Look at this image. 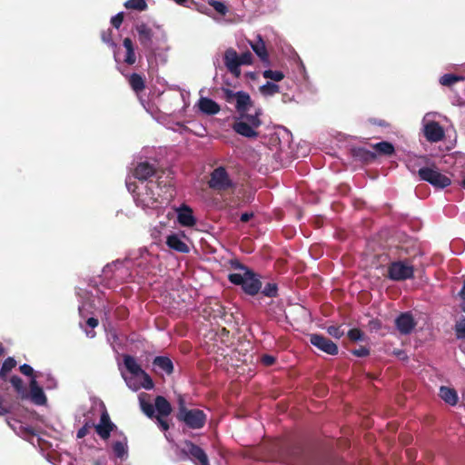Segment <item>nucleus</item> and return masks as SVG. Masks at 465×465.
<instances>
[{
	"label": "nucleus",
	"mask_w": 465,
	"mask_h": 465,
	"mask_svg": "<svg viewBox=\"0 0 465 465\" xmlns=\"http://www.w3.org/2000/svg\"><path fill=\"white\" fill-rule=\"evenodd\" d=\"M232 267L234 269L241 270L243 272H246V269H249L247 266H245L244 264L241 263L239 261L232 262Z\"/></svg>",
	"instance_id": "603ef678"
},
{
	"label": "nucleus",
	"mask_w": 465,
	"mask_h": 465,
	"mask_svg": "<svg viewBox=\"0 0 465 465\" xmlns=\"http://www.w3.org/2000/svg\"><path fill=\"white\" fill-rule=\"evenodd\" d=\"M252 48L262 62L268 61V52L265 44L260 35L258 36V41L252 44Z\"/></svg>",
	"instance_id": "a878e982"
},
{
	"label": "nucleus",
	"mask_w": 465,
	"mask_h": 465,
	"mask_svg": "<svg viewBox=\"0 0 465 465\" xmlns=\"http://www.w3.org/2000/svg\"><path fill=\"white\" fill-rule=\"evenodd\" d=\"M156 419H157V421H158V424L160 426V428L163 430H169V423L164 420L163 419V416H155Z\"/></svg>",
	"instance_id": "3c124183"
},
{
	"label": "nucleus",
	"mask_w": 465,
	"mask_h": 465,
	"mask_svg": "<svg viewBox=\"0 0 465 465\" xmlns=\"http://www.w3.org/2000/svg\"><path fill=\"white\" fill-rule=\"evenodd\" d=\"M101 39L104 43L111 46H115V44L113 40V32L110 28L101 33Z\"/></svg>",
	"instance_id": "ea45409f"
},
{
	"label": "nucleus",
	"mask_w": 465,
	"mask_h": 465,
	"mask_svg": "<svg viewBox=\"0 0 465 465\" xmlns=\"http://www.w3.org/2000/svg\"><path fill=\"white\" fill-rule=\"evenodd\" d=\"M15 366H16V361H15L14 358H12V357H8V358H6V359L4 361V362H3V364H2V367H1V368H3V371H7V372H9V371H12V369H14Z\"/></svg>",
	"instance_id": "79ce46f5"
},
{
	"label": "nucleus",
	"mask_w": 465,
	"mask_h": 465,
	"mask_svg": "<svg viewBox=\"0 0 465 465\" xmlns=\"http://www.w3.org/2000/svg\"><path fill=\"white\" fill-rule=\"evenodd\" d=\"M4 353V347L3 345L0 343V355H2Z\"/></svg>",
	"instance_id": "69168bd1"
},
{
	"label": "nucleus",
	"mask_w": 465,
	"mask_h": 465,
	"mask_svg": "<svg viewBox=\"0 0 465 465\" xmlns=\"http://www.w3.org/2000/svg\"><path fill=\"white\" fill-rule=\"evenodd\" d=\"M418 174L420 180L430 183L435 188L443 189L451 183L450 179L442 174L434 164L420 168Z\"/></svg>",
	"instance_id": "0eeeda50"
},
{
	"label": "nucleus",
	"mask_w": 465,
	"mask_h": 465,
	"mask_svg": "<svg viewBox=\"0 0 465 465\" xmlns=\"http://www.w3.org/2000/svg\"><path fill=\"white\" fill-rule=\"evenodd\" d=\"M351 353L357 357H366L370 354V349L365 346H361L359 349L351 351Z\"/></svg>",
	"instance_id": "de8ad7c7"
},
{
	"label": "nucleus",
	"mask_w": 465,
	"mask_h": 465,
	"mask_svg": "<svg viewBox=\"0 0 465 465\" xmlns=\"http://www.w3.org/2000/svg\"><path fill=\"white\" fill-rule=\"evenodd\" d=\"M463 76H457L452 74H446L440 78V84L448 87H451L455 83L462 81Z\"/></svg>",
	"instance_id": "c756f323"
},
{
	"label": "nucleus",
	"mask_w": 465,
	"mask_h": 465,
	"mask_svg": "<svg viewBox=\"0 0 465 465\" xmlns=\"http://www.w3.org/2000/svg\"><path fill=\"white\" fill-rule=\"evenodd\" d=\"M98 324H99L98 320L94 317H91V318L87 319V321H86V325L92 329H94L95 327H97Z\"/></svg>",
	"instance_id": "864d4df0"
},
{
	"label": "nucleus",
	"mask_w": 465,
	"mask_h": 465,
	"mask_svg": "<svg viewBox=\"0 0 465 465\" xmlns=\"http://www.w3.org/2000/svg\"><path fill=\"white\" fill-rule=\"evenodd\" d=\"M456 333L459 339L465 338V319H460L456 322Z\"/></svg>",
	"instance_id": "a19ab883"
},
{
	"label": "nucleus",
	"mask_w": 465,
	"mask_h": 465,
	"mask_svg": "<svg viewBox=\"0 0 465 465\" xmlns=\"http://www.w3.org/2000/svg\"><path fill=\"white\" fill-rule=\"evenodd\" d=\"M7 371H3V368L0 369V379L5 380L7 375Z\"/></svg>",
	"instance_id": "680f3d73"
},
{
	"label": "nucleus",
	"mask_w": 465,
	"mask_h": 465,
	"mask_svg": "<svg viewBox=\"0 0 465 465\" xmlns=\"http://www.w3.org/2000/svg\"><path fill=\"white\" fill-rule=\"evenodd\" d=\"M128 83L133 91L137 94L143 92L146 87L144 78L137 73H133L129 75Z\"/></svg>",
	"instance_id": "b1692460"
},
{
	"label": "nucleus",
	"mask_w": 465,
	"mask_h": 465,
	"mask_svg": "<svg viewBox=\"0 0 465 465\" xmlns=\"http://www.w3.org/2000/svg\"><path fill=\"white\" fill-rule=\"evenodd\" d=\"M239 59L242 64H251L252 63V54L251 52L246 51L239 55Z\"/></svg>",
	"instance_id": "a18cd8bd"
},
{
	"label": "nucleus",
	"mask_w": 465,
	"mask_h": 465,
	"mask_svg": "<svg viewBox=\"0 0 465 465\" xmlns=\"http://www.w3.org/2000/svg\"><path fill=\"white\" fill-rule=\"evenodd\" d=\"M224 64L228 71L235 77L241 75V62L237 52L233 48H228L223 55Z\"/></svg>",
	"instance_id": "ddd939ff"
},
{
	"label": "nucleus",
	"mask_w": 465,
	"mask_h": 465,
	"mask_svg": "<svg viewBox=\"0 0 465 465\" xmlns=\"http://www.w3.org/2000/svg\"><path fill=\"white\" fill-rule=\"evenodd\" d=\"M228 280L234 285L242 287V292L250 296L257 295L262 290L261 275L252 269H246V272L230 273Z\"/></svg>",
	"instance_id": "7ed1b4c3"
},
{
	"label": "nucleus",
	"mask_w": 465,
	"mask_h": 465,
	"mask_svg": "<svg viewBox=\"0 0 465 465\" xmlns=\"http://www.w3.org/2000/svg\"><path fill=\"white\" fill-rule=\"evenodd\" d=\"M135 30L138 34L140 45L146 50L153 49V32L146 24L141 23L136 25Z\"/></svg>",
	"instance_id": "4468645a"
},
{
	"label": "nucleus",
	"mask_w": 465,
	"mask_h": 465,
	"mask_svg": "<svg viewBox=\"0 0 465 465\" xmlns=\"http://www.w3.org/2000/svg\"><path fill=\"white\" fill-rule=\"evenodd\" d=\"M123 21H124V13L123 12L118 13L117 15H115L114 16H113L111 18V24L116 29L120 28L121 25L123 24Z\"/></svg>",
	"instance_id": "c03bdc74"
},
{
	"label": "nucleus",
	"mask_w": 465,
	"mask_h": 465,
	"mask_svg": "<svg viewBox=\"0 0 465 465\" xmlns=\"http://www.w3.org/2000/svg\"><path fill=\"white\" fill-rule=\"evenodd\" d=\"M260 93L263 96H272L275 94L280 93V86L274 83L267 82L260 87Z\"/></svg>",
	"instance_id": "c85d7f7f"
},
{
	"label": "nucleus",
	"mask_w": 465,
	"mask_h": 465,
	"mask_svg": "<svg viewBox=\"0 0 465 465\" xmlns=\"http://www.w3.org/2000/svg\"><path fill=\"white\" fill-rule=\"evenodd\" d=\"M153 371L156 374L165 373L171 375L173 372L174 366L172 360L167 356H156L153 360Z\"/></svg>",
	"instance_id": "2eb2a0df"
},
{
	"label": "nucleus",
	"mask_w": 465,
	"mask_h": 465,
	"mask_svg": "<svg viewBox=\"0 0 465 465\" xmlns=\"http://www.w3.org/2000/svg\"><path fill=\"white\" fill-rule=\"evenodd\" d=\"M157 169L148 162L139 163L134 170V176L140 181H150L157 173Z\"/></svg>",
	"instance_id": "dca6fc26"
},
{
	"label": "nucleus",
	"mask_w": 465,
	"mask_h": 465,
	"mask_svg": "<svg viewBox=\"0 0 465 465\" xmlns=\"http://www.w3.org/2000/svg\"><path fill=\"white\" fill-rule=\"evenodd\" d=\"M19 371H21L22 374H24L25 376H28V377H31V379H33V377L36 378V375H35V372L34 369L30 365H28L26 363L21 365L19 367Z\"/></svg>",
	"instance_id": "37998d69"
},
{
	"label": "nucleus",
	"mask_w": 465,
	"mask_h": 465,
	"mask_svg": "<svg viewBox=\"0 0 465 465\" xmlns=\"http://www.w3.org/2000/svg\"><path fill=\"white\" fill-rule=\"evenodd\" d=\"M188 0H174V2L178 5H184Z\"/></svg>",
	"instance_id": "e2e57ef3"
},
{
	"label": "nucleus",
	"mask_w": 465,
	"mask_h": 465,
	"mask_svg": "<svg viewBox=\"0 0 465 465\" xmlns=\"http://www.w3.org/2000/svg\"><path fill=\"white\" fill-rule=\"evenodd\" d=\"M386 276L395 282L412 279L414 277V266L408 259L391 262L388 264Z\"/></svg>",
	"instance_id": "39448f33"
},
{
	"label": "nucleus",
	"mask_w": 465,
	"mask_h": 465,
	"mask_svg": "<svg viewBox=\"0 0 465 465\" xmlns=\"http://www.w3.org/2000/svg\"><path fill=\"white\" fill-rule=\"evenodd\" d=\"M176 419L179 421L183 422L189 429L199 430L204 427L207 416L202 410L188 409L185 406L184 400L180 397L178 401Z\"/></svg>",
	"instance_id": "20e7f679"
},
{
	"label": "nucleus",
	"mask_w": 465,
	"mask_h": 465,
	"mask_svg": "<svg viewBox=\"0 0 465 465\" xmlns=\"http://www.w3.org/2000/svg\"><path fill=\"white\" fill-rule=\"evenodd\" d=\"M262 293L269 298H275L278 296V285L275 282H268L262 290Z\"/></svg>",
	"instance_id": "2f4dec72"
},
{
	"label": "nucleus",
	"mask_w": 465,
	"mask_h": 465,
	"mask_svg": "<svg viewBox=\"0 0 465 465\" xmlns=\"http://www.w3.org/2000/svg\"><path fill=\"white\" fill-rule=\"evenodd\" d=\"M96 433L103 440H108L110 438L111 432L116 429L115 424L111 420V418L106 410L101 414L100 421L98 424L94 426Z\"/></svg>",
	"instance_id": "f8f14e48"
},
{
	"label": "nucleus",
	"mask_w": 465,
	"mask_h": 465,
	"mask_svg": "<svg viewBox=\"0 0 465 465\" xmlns=\"http://www.w3.org/2000/svg\"><path fill=\"white\" fill-rule=\"evenodd\" d=\"M135 61H136V55L134 53V49L126 50V55L124 58V62L127 64L132 65L135 63Z\"/></svg>",
	"instance_id": "49530a36"
},
{
	"label": "nucleus",
	"mask_w": 465,
	"mask_h": 465,
	"mask_svg": "<svg viewBox=\"0 0 465 465\" xmlns=\"http://www.w3.org/2000/svg\"><path fill=\"white\" fill-rule=\"evenodd\" d=\"M262 76L274 82H280L284 78V74L282 71H273L268 69L262 73Z\"/></svg>",
	"instance_id": "f704fd0d"
},
{
	"label": "nucleus",
	"mask_w": 465,
	"mask_h": 465,
	"mask_svg": "<svg viewBox=\"0 0 465 465\" xmlns=\"http://www.w3.org/2000/svg\"><path fill=\"white\" fill-rule=\"evenodd\" d=\"M347 336L351 341H361L365 339L364 332L359 328H352L347 332Z\"/></svg>",
	"instance_id": "72a5a7b5"
},
{
	"label": "nucleus",
	"mask_w": 465,
	"mask_h": 465,
	"mask_svg": "<svg viewBox=\"0 0 465 465\" xmlns=\"http://www.w3.org/2000/svg\"><path fill=\"white\" fill-rule=\"evenodd\" d=\"M440 397L450 405H456L458 402V394L457 391L450 387L441 386L440 388Z\"/></svg>",
	"instance_id": "5701e85b"
},
{
	"label": "nucleus",
	"mask_w": 465,
	"mask_h": 465,
	"mask_svg": "<svg viewBox=\"0 0 465 465\" xmlns=\"http://www.w3.org/2000/svg\"><path fill=\"white\" fill-rule=\"evenodd\" d=\"M376 154L391 155L394 153V146L390 142H380L372 145Z\"/></svg>",
	"instance_id": "bb28decb"
},
{
	"label": "nucleus",
	"mask_w": 465,
	"mask_h": 465,
	"mask_svg": "<svg viewBox=\"0 0 465 465\" xmlns=\"http://www.w3.org/2000/svg\"><path fill=\"white\" fill-rule=\"evenodd\" d=\"M10 383L15 388L16 393L22 400L28 399V392L24 385L23 380L20 377L16 375L12 376L10 378Z\"/></svg>",
	"instance_id": "393cba45"
},
{
	"label": "nucleus",
	"mask_w": 465,
	"mask_h": 465,
	"mask_svg": "<svg viewBox=\"0 0 465 465\" xmlns=\"http://www.w3.org/2000/svg\"><path fill=\"white\" fill-rule=\"evenodd\" d=\"M417 322H415L413 315L410 312H401L395 319V326L398 331L402 335L410 334L415 328Z\"/></svg>",
	"instance_id": "9b49d317"
},
{
	"label": "nucleus",
	"mask_w": 465,
	"mask_h": 465,
	"mask_svg": "<svg viewBox=\"0 0 465 465\" xmlns=\"http://www.w3.org/2000/svg\"><path fill=\"white\" fill-rule=\"evenodd\" d=\"M327 332L335 339H341L344 335V331L341 329V326H329L327 327Z\"/></svg>",
	"instance_id": "58836bf2"
},
{
	"label": "nucleus",
	"mask_w": 465,
	"mask_h": 465,
	"mask_svg": "<svg viewBox=\"0 0 465 465\" xmlns=\"http://www.w3.org/2000/svg\"><path fill=\"white\" fill-rule=\"evenodd\" d=\"M165 243L170 249L176 252L182 253H188L190 252L188 245L175 233L168 235Z\"/></svg>",
	"instance_id": "412c9836"
},
{
	"label": "nucleus",
	"mask_w": 465,
	"mask_h": 465,
	"mask_svg": "<svg viewBox=\"0 0 465 465\" xmlns=\"http://www.w3.org/2000/svg\"><path fill=\"white\" fill-rule=\"evenodd\" d=\"M460 184L465 188V177L461 178V180L460 181Z\"/></svg>",
	"instance_id": "0e129e2a"
},
{
	"label": "nucleus",
	"mask_w": 465,
	"mask_h": 465,
	"mask_svg": "<svg viewBox=\"0 0 465 465\" xmlns=\"http://www.w3.org/2000/svg\"><path fill=\"white\" fill-rule=\"evenodd\" d=\"M9 412V409L2 404L0 401V416H3Z\"/></svg>",
	"instance_id": "bf43d9fd"
},
{
	"label": "nucleus",
	"mask_w": 465,
	"mask_h": 465,
	"mask_svg": "<svg viewBox=\"0 0 465 465\" xmlns=\"http://www.w3.org/2000/svg\"><path fill=\"white\" fill-rule=\"evenodd\" d=\"M184 451L190 456L195 465H210L206 452L193 441L184 442Z\"/></svg>",
	"instance_id": "9d476101"
},
{
	"label": "nucleus",
	"mask_w": 465,
	"mask_h": 465,
	"mask_svg": "<svg viewBox=\"0 0 465 465\" xmlns=\"http://www.w3.org/2000/svg\"><path fill=\"white\" fill-rule=\"evenodd\" d=\"M84 331H85L87 337H89V338H94L96 335V332L94 330H91V331L84 330Z\"/></svg>",
	"instance_id": "052dcab7"
},
{
	"label": "nucleus",
	"mask_w": 465,
	"mask_h": 465,
	"mask_svg": "<svg viewBox=\"0 0 465 465\" xmlns=\"http://www.w3.org/2000/svg\"><path fill=\"white\" fill-rule=\"evenodd\" d=\"M208 186L219 193L236 188L235 183L231 179L228 172L223 166L215 168L211 173Z\"/></svg>",
	"instance_id": "423d86ee"
},
{
	"label": "nucleus",
	"mask_w": 465,
	"mask_h": 465,
	"mask_svg": "<svg viewBox=\"0 0 465 465\" xmlns=\"http://www.w3.org/2000/svg\"><path fill=\"white\" fill-rule=\"evenodd\" d=\"M124 364L126 370L134 377H140L143 379V387L146 390H152L154 386L153 381L151 376L144 371L141 366L137 363L134 357L131 355L124 356Z\"/></svg>",
	"instance_id": "6e6552de"
},
{
	"label": "nucleus",
	"mask_w": 465,
	"mask_h": 465,
	"mask_svg": "<svg viewBox=\"0 0 465 465\" xmlns=\"http://www.w3.org/2000/svg\"><path fill=\"white\" fill-rule=\"evenodd\" d=\"M113 450L114 455L119 459H124L127 455V439L124 437L123 440H117L113 443Z\"/></svg>",
	"instance_id": "cd10ccee"
},
{
	"label": "nucleus",
	"mask_w": 465,
	"mask_h": 465,
	"mask_svg": "<svg viewBox=\"0 0 465 465\" xmlns=\"http://www.w3.org/2000/svg\"><path fill=\"white\" fill-rule=\"evenodd\" d=\"M253 217V213H242L240 220L242 223L249 222Z\"/></svg>",
	"instance_id": "6e6d98bb"
},
{
	"label": "nucleus",
	"mask_w": 465,
	"mask_h": 465,
	"mask_svg": "<svg viewBox=\"0 0 465 465\" xmlns=\"http://www.w3.org/2000/svg\"><path fill=\"white\" fill-rule=\"evenodd\" d=\"M458 295L462 299V302L460 304V307L462 312H465V281L463 282Z\"/></svg>",
	"instance_id": "8fccbe9b"
},
{
	"label": "nucleus",
	"mask_w": 465,
	"mask_h": 465,
	"mask_svg": "<svg viewBox=\"0 0 465 465\" xmlns=\"http://www.w3.org/2000/svg\"><path fill=\"white\" fill-rule=\"evenodd\" d=\"M357 156L361 157L364 161H373L376 158V153L369 150L359 148L357 151Z\"/></svg>",
	"instance_id": "e433bc0d"
},
{
	"label": "nucleus",
	"mask_w": 465,
	"mask_h": 465,
	"mask_svg": "<svg viewBox=\"0 0 465 465\" xmlns=\"http://www.w3.org/2000/svg\"><path fill=\"white\" fill-rule=\"evenodd\" d=\"M223 98L228 104H234L238 116L234 117L232 130L245 138H257V129L262 125V109L255 107L250 94L243 91L233 92L223 88Z\"/></svg>",
	"instance_id": "f257e3e1"
},
{
	"label": "nucleus",
	"mask_w": 465,
	"mask_h": 465,
	"mask_svg": "<svg viewBox=\"0 0 465 465\" xmlns=\"http://www.w3.org/2000/svg\"><path fill=\"white\" fill-rule=\"evenodd\" d=\"M369 324H370V325L371 326V328H373V329H380V328H381V322H380V321H378V320H372V321H371V322H370V323H369Z\"/></svg>",
	"instance_id": "13d9d810"
},
{
	"label": "nucleus",
	"mask_w": 465,
	"mask_h": 465,
	"mask_svg": "<svg viewBox=\"0 0 465 465\" xmlns=\"http://www.w3.org/2000/svg\"><path fill=\"white\" fill-rule=\"evenodd\" d=\"M276 358L272 355L263 354L261 357V362L265 366H272L275 363Z\"/></svg>",
	"instance_id": "09e8293b"
},
{
	"label": "nucleus",
	"mask_w": 465,
	"mask_h": 465,
	"mask_svg": "<svg viewBox=\"0 0 465 465\" xmlns=\"http://www.w3.org/2000/svg\"><path fill=\"white\" fill-rule=\"evenodd\" d=\"M178 223L186 227H193L196 224V219L193 216V209L186 205L182 204L177 210Z\"/></svg>",
	"instance_id": "6ab92c4d"
},
{
	"label": "nucleus",
	"mask_w": 465,
	"mask_h": 465,
	"mask_svg": "<svg viewBox=\"0 0 465 465\" xmlns=\"http://www.w3.org/2000/svg\"><path fill=\"white\" fill-rule=\"evenodd\" d=\"M30 392L28 398L36 405H45L47 401L46 396L43 389L39 386L35 377L31 379L29 383Z\"/></svg>",
	"instance_id": "a211bd4d"
},
{
	"label": "nucleus",
	"mask_w": 465,
	"mask_h": 465,
	"mask_svg": "<svg viewBox=\"0 0 465 465\" xmlns=\"http://www.w3.org/2000/svg\"><path fill=\"white\" fill-rule=\"evenodd\" d=\"M309 340L312 345L329 355L334 356L339 352L337 344L322 334L312 333L309 335Z\"/></svg>",
	"instance_id": "1a4fd4ad"
},
{
	"label": "nucleus",
	"mask_w": 465,
	"mask_h": 465,
	"mask_svg": "<svg viewBox=\"0 0 465 465\" xmlns=\"http://www.w3.org/2000/svg\"><path fill=\"white\" fill-rule=\"evenodd\" d=\"M94 426H95V424H94L92 421H90V420L85 421L84 426L77 430L76 438L83 439L84 437H85L88 434L89 430L93 427L94 428Z\"/></svg>",
	"instance_id": "4c0bfd02"
},
{
	"label": "nucleus",
	"mask_w": 465,
	"mask_h": 465,
	"mask_svg": "<svg viewBox=\"0 0 465 465\" xmlns=\"http://www.w3.org/2000/svg\"><path fill=\"white\" fill-rule=\"evenodd\" d=\"M209 5L212 6L218 14L225 15L228 13V7L222 1L210 0Z\"/></svg>",
	"instance_id": "c9c22d12"
},
{
	"label": "nucleus",
	"mask_w": 465,
	"mask_h": 465,
	"mask_svg": "<svg viewBox=\"0 0 465 465\" xmlns=\"http://www.w3.org/2000/svg\"><path fill=\"white\" fill-rule=\"evenodd\" d=\"M156 181L150 180L146 186L148 203H163L169 202L174 195L173 177L169 171L158 170L154 175Z\"/></svg>",
	"instance_id": "f03ea898"
},
{
	"label": "nucleus",
	"mask_w": 465,
	"mask_h": 465,
	"mask_svg": "<svg viewBox=\"0 0 465 465\" xmlns=\"http://www.w3.org/2000/svg\"><path fill=\"white\" fill-rule=\"evenodd\" d=\"M424 135L429 142L436 143L443 139L444 131L439 123L431 121L425 124Z\"/></svg>",
	"instance_id": "f3484780"
},
{
	"label": "nucleus",
	"mask_w": 465,
	"mask_h": 465,
	"mask_svg": "<svg viewBox=\"0 0 465 465\" xmlns=\"http://www.w3.org/2000/svg\"><path fill=\"white\" fill-rule=\"evenodd\" d=\"M124 6L127 9L144 11L147 9V4L145 0H128L124 3Z\"/></svg>",
	"instance_id": "7c9ffc66"
},
{
	"label": "nucleus",
	"mask_w": 465,
	"mask_h": 465,
	"mask_svg": "<svg viewBox=\"0 0 465 465\" xmlns=\"http://www.w3.org/2000/svg\"><path fill=\"white\" fill-rule=\"evenodd\" d=\"M371 122L373 124H377V125H380V126H388L389 125V124L386 123V121H384V120L371 119Z\"/></svg>",
	"instance_id": "4d7b16f0"
},
{
	"label": "nucleus",
	"mask_w": 465,
	"mask_h": 465,
	"mask_svg": "<svg viewBox=\"0 0 465 465\" xmlns=\"http://www.w3.org/2000/svg\"><path fill=\"white\" fill-rule=\"evenodd\" d=\"M140 406L143 412L149 418L155 417L154 415V405L151 402L140 398Z\"/></svg>",
	"instance_id": "473e14b6"
},
{
	"label": "nucleus",
	"mask_w": 465,
	"mask_h": 465,
	"mask_svg": "<svg viewBox=\"0 0 465 465\" xmlns=\"http://www.w3.org/2000/svg\"><path fill=\"white\" fill-rule=\"evenodd\" d=\"M123 45H124V48H125L126 50L134 49V44H133V41H132V39H131V38H129V37H126V38H124V41H123Z\"/></svg>",
	"instance_id": "5fc2aeb1"
},
{
	"label": "nucleus",
	"mask_w": 465,
	"mask_h": 465,
	"mask_svg": "<svg viewBox=\"0 0 465 465\" xmlns=\"http://www.w3.org/2000/svg\"><path fill=\"white\" fill-rule=\"evenodd\" d=\"M199 109L207 115H214L221 110L220 105L211 98L201 97L198 102Z\"/></svg>",
	"instance_id": "aec40b11"
},
{
	"label": "nucleus",
	"mask_w": 465,
	"mask_h": 465,
	"mask_svg": "<svg viewBox=\"0 0 465 465\" xmlns=\"http://www.w3.org/2000/svg\"><path fill=\"white\" fill-rule=\"evenodd\" d=\"M157 411V416L167 417L172 412L170 402L163 396H156L154 400V411Z\"/></svg>",
	"instance_id": "4be33fe9"
}]
</instances>
